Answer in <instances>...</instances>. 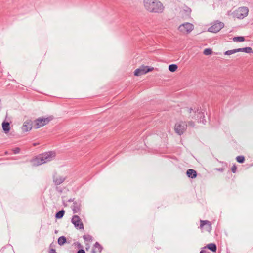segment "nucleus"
Listing matches in <instances>:
<instances>
[{
    "instance_id": "1",
    "label": "nucleus",
    "mask_w": 253,
    "mask_h": 253,
    "mask_svg": "<svg viewBox=\"0 0 253 253\" xmlns=\"http://www.w3.org/2000/svg\"><path fill=\"white\" fill-rule=\"evenodd\" d=\"M143 6L151 13H162L165 10V6L159 0H143Z\"/></svg>"
},
{
    "instance_id": "2",
    "label": "nucleus",
    "mask_w": 253,
    "mask_h": 253,
    "mask_svg": "<svg viewBox=\"0 0 253 253\" xmlns=\"http://www.w3.org/2000/svg\"><path fill=\"white\" fill-rule=\"evenodd\" d=\"M56 153L54 151H49L40 154L33 159L32 163L33 166H39L47 163L53 160Z\"/></svg>"
},
{
    "instance_id": "3",
    "label": "nucleus",
    "mask_w": 253,
    "mask_h": 253,
    "mask_svg": "<svg viewBox=\"0 0 253 253\" xmlns=\"http://www.w3.org/2000/svg\"><path fill=\"white\" fill-rule=\"evenodd\" d=\"M53 119L51 116L48 117H40L34 122V127L35 128H40L47 124Z\"/></svg>"
},
{
    "instance_id": "4",
    "label": "nucleus",
    "mask_w": 253,
    "mask_h": 253,
    "mask_svg": "<svg viewBox=\"0 0 253 253\" xmlns=\"http://www.w3.org/2000/svg\"><path fill=\"white\" fill-rule=\"evenodd\" d=\"M249 9L247 7H241L234 12V16L238 19H243L248 15Z\"/></svg>"
},
{
    "instance_id": "5",
    "label": "nucleus",
    "mask_w": 253,
    "mask_h": 253,
    "mask_svg": "<svg viewBox=\"0 0 253 253\" xmlns=\"http://www.w3.org/2000/svg\"><path fill=\"white\" fill-rule=\"evenodd\" d=\"M187 125L185 122L179 121L177 122L174 126L175 132L178 135L182 134L185 131Z\"/></svg>"
},
{
    "instance_id": "6",
    "label": "nucleus",
    "mask_w": 253,
    "mask_h": 253,
    "mask_svg": "<svg viewBox=\"0 0 253 253\" xmlns=\"http://www.w3.org/2000/svg\"><path fill=\"white\" fill-rule=\"evenodd\" d=\"M193 29L194 25L188 22H186L181 24L178 27L179 31L183 34L189 33L193 30Z\"/></svg>"
},
{
    "instance_id": "7",
    "label": "nucleus",
    "mask_w": 253,
    "mask_h": 253,
    "mask_svg": "<svg viewBox=\"0 0 253 253\" xmlns=\"http://www.w3.org/2000/svg\"><path fill=\"white\" fill-rule=\"evenodd\" d=\"M153 67H149L147 66H142L139 68L136 69L134 71V75L136 76H139L145 74L148 72L151 71L153 70Z\"/></svg>"
},
{
    "instance_id": "8",
    "label": "nucleus",
    "mask_w": 253,
    "mask_h": 253,
    "mask_svg": "<svg viewBox=\"0 0 253 253\" xmlns=\"http://www.w3.org/2000/svg\"><path fill=\"white\" fill-rule=\"evenodd\" d=\"M224 24L221 22L216 21L208 29V31L217 33L223 28Z\"/></svg>"
},
{
    "instance_id": "9",
    "label": "nucleus",
    "mask_w": 253,
    "mask_h": 253,
    "mask_svg": "<svg viewBox=\"0 0 253 253\" xmlns=\"http://www.w3.org/2000/svg\"><path fill=\"white\" fill-rule=\"evenodd\" d=\"M72 223L78 229H83L84 225L81 218L78 215H74L72 219Z\"/></svg>"
},
{
    "instance_id": "10",
    "label": "nucleus",
    "mask_w": 253,
    "mask_h": 253,
    "mask_svg": "<svg viewBox=\"0 0 253 253\" xmlns=\"http://www.w3.org/2000/svg\"><path fill=\"white\" fill-rule=\"evenodd\" d=\"M32 121L31 120H26L21 127L22 131L25 132L30 131L32 128Z\"/></svg>"
},
{
    "instance_id": "11",
    "label": "nucleus",
    "mask_w": 253,
    "mask_h": 253,
    "mask_svg": "<svg viewBox=\"0 0 253 253\" xmlns=\"http://www.w3.org/2000/svg\"><path fill=\"white\" fill-rule=\"evenodd\" d=\"M186 111L190 114V117H192V118H196L197 117L201 119L204 117L203 113L198 111L195 112L191 108H187Z\"/></svg>"
},
{
    "instance_id": "12",
    "label": "nucleus",
    "mask_w": 253,
    "mask_h": 253,
    "mask_svg": "<svg viewBox=\"0 0 253 253\" xmlns=\"http://www.w3.org/2000/svg\"><path fill=\"white\" fill-rule=\"evenodd\" d=\"M200 228L207 231H210L211 228V224L208 220H200Z\"/></svg>"
},
{
    "instance_id": "13",
    "label": "nucleus",
    "mask_w": 253,
    "mask_h": 253,
    "mask_svg": "<svg viewBox=\"0 0 253 253\" xmlns=\"http://www.w3.org/2000/svg\"><path fill=\"white\" fill-rule=\"evenodd\" d=\"M53 178V182L56 185L61 184L65 180V177L57 174L54 175Z\"/></svg>"
},
{
    "instance_id": "14",
    "label": "nucleus",
    "mask_w": 253,
    "mask_h": 253,
    "mask_svg": "<svg viewBox=\"0 0 253 253\" xmlns=\"http://www.w3.org/2000/svg\"><path fill=\"white\" fill-rule=\"evenodd\" d=\"M102 247L101 246L98 242H96L93 246L92 252L93 253H96L97 252L100 253L102 251Z\"/></svg>"
},
{
    "instance_id": "15",
    "label": "nucleus",
    "mask_w": 253,
    "mask_h": 253,
    "mask_svg": "<svg viewBox=\"0 0 253 253\" xmlns=\"http://www.w3.org/2000/svg\"><path fill=\"white\" fill-rule=\"evenodd\" d=\"M186 174L188 177L194 178L197 176L196 172L192 169H189L186 172Z\"/></svg>"
},
{
    "instance_id": "16",
    "label": "nucleus",
    "mask_w": 253,
    "mask_h": 253,
    "mask_svg": "<svg viewBox=\"0 0 253 253\" xmlns=\"http://www.w3.org/2000/svg\"><path fill=\"white\" fill-rule=\"evenodd\" d=\"M2 127L3 128V130H4V132L5 133H7L9 130H10V127H9V123L8 122H4L2 124Z\"/></svg>"
},
{
    "instance_id": "17",
    "label": "nucleus",
    "mask_w": 253,
    "mask_h": 253,
    "mask_svg": "<svg viewBox=\"0 0 253 253\" xmlns=\"http://www.w3.org/2000/svg\"><path fill=\"white\" fill-rule=\"evenodd\" d=\"M238 52H244L247 53H250L252 52V48L250 47H245V48H238Z\"/></svg>"
},
{
    "instance_id": "18",
    "label": "nucleus",
    "mask_w": 253,
    "mask_h": 253,
    "mask_svg": "<svg viewBox=\"0 0 253 253\" xmlns=\"http://www.w3.org/2000/svg\"><path fill=\"white\" fill-rule=\"evenodd\" d=\"M66 242V238L65 236H61L58 238V243L59 245H63Z\"/></svg>"
},
{
    "instance_id": "19",
    "label": "nucleus",
    "mask_w": 253,
    "mask_h": 253,
    "mask_svg": "<svg viewBox=\"0 0 253 253\" xmlns=\"http://www.w3.org/2000/svg\"><path fill=\"white\" fill-rule=\"evenodd\" d=\"M207 247L210 250L215 252L216 250V246L215 244L210 243L207 245Z\"/></svg>"
},
{
    "instance_id": "20",
    "label": "nucleus",
    "mask_w": 253,
    "mask_h": 253,
    "mask_svg": "<svg viewBox=\"0 0 253 253\" xmlns=\"http://www.w3.org/2000/svg\"><path fill=\"white\" fill-rule=\"evenodd\" d=\"M233 40L235 42H242L245 41V38L242 36L235 37L233 38Z\"/></svg>"
},
{
    "instance_id": "21",
    "label": "nucleus",
    "mask_w": 253,
    "mask_h": 253,
    "mask_svg": "<svg viewBox=\"0 0 253 253\" xmlns=\"http://www.w3.org/2000/svg\"><path fill=\"white\" fill-rule=\"evenodd\" d=\"M237 52H238V48L237 49H233V50H230L226 51V52H225L224 54L226 55H230L235 54V53H236Z\"/></svg>"
},
{
    "instance_id": "22",
    "label": "nucleus",
    "mask_w": 253,
    "mask_h": 253,
    "mask_svg": "<svg viewBox=\"0 0 253 253\" xmlns=\"http://www.w3.org/2000/svg\"><path fill=\"white\" fill-rule=\"evenodd\" d=\"M177 69V66L175 64H171L169 66V69L171 72H174Z\"/></svg>"
},
{
    "instance_id": "23",
    "label": "nucleus",
    "mask_w": 253,
    "mask_h": 253,
    "mask_svg": "<svg viewBox=\"0 0 253 253\" xmlns=\"http://www.w3.org/2000/svg\"><path fill=\"white\" fill-rule=\"evenodd\" d=\"M64 213L65 212L64 210L59 211L56 214V217L59 219L61 218L63 216Z\"/></svg>"
},
{
    "instance_id": "24",
    "label": "nucleus",
    "mask_w": 253,
    "mask_h": 253,
    "mask_svg": "<svg viewBox=\"0 0 253 253\" xmlns=\"http://www.w3.org/2000/svg\"><path fill=\"white\" fill-rule=\"evenodd\" d=\"M212 50L210 48H206L203 51V54L205 55H209L212 54Z\"/></svg>"
},
{
    "instance_id": "25",
    "label": "nucleus",
    "mask_w": 253,
    "mask_h": 253,
    "mask_svg": "<svg viewBox=\"0 0 253 253\" xmlns=\"http://www.w3.org/2000/svg\"><path fill=\"white\" fill-rule=\"evenodd\" d=\"M236 160L240 163H242L245 161V158L243 156H238L236 157Z\"/></svg>"
},
{
    "instance_id": "26",
    "label": "nucleus",
    "mask_w": 253,
    "mask_h": 253,
    "mask_svg": "<svg viewBox=\"0 0 253 253\" xmlns=\"http://www.w3.org/2000/svg\"><path fill=\"white\" fill-rule=\"evenodd\" d=\"M83 238L86 241H90L92 240V237L89 235H84Z\"/></svg>"
},
{
    "instance_id": "27",
    "label": "nucleus",
    "mask_w": 253,
    "mask_h": 253,
    "mask_svg": "<svg viewBox=\"0 0 253 253\" xmlns=\"http://www.w3.org/2000/svg\"><path fill=\"white\" fill-rule=\"evenodd\" d=\"M80 209L77 207H74L73 209L74 213H78Z\"/></svg>"
},
{
    "instance_id": "28",
    "label": "nucleus",
    "mask_w": 253,
    "mask_h": 253,
    "mask_svg": "<svg viewBox=\"0 0 253 253\" xmlns=\"http://www.w3.org/2000/svg\"><path fill=\"white\" fill-rule=\"evenodd\" d=\"M13 152L14 154H18L20 152V149L19 148H16L13 149Z\"/></svg>"
},
{
    "instance_id": "29",
    "label": "nucleus",
    "mask_w": 253,
    "mask_h": 253,
    "mask_svg": "<svg viewBox=\"0 0 253 253\" xmlns=\"http://www.w3.org/2000/svg\"><path fill=\"white\" fill-rule=\"evenodd\" d=\"M236 169H237V168H236V166H235V165L233 166L231 168L232 171L233 173H235L236 171Z\"/></svg>"
},
{
    "instance_id": "30",
    "label": "nucleus",
    "mask_w": 253,
    "mask_h": 253,
    "mask_svg": "<svg viewBox=\"0 0 253 253\" xmlns=\"http://www.w3.org/2000/svg\"><path fill=\"white\" fill-rule=\"evenodd\" d=\"M184 11H185L187 13L188 15L190 14V13L191 12V10L189 8H188V7H187L186 9L184 10Z\"/></svg>"
},
{
    "instance_id": "31",
    "label": "nucleus",
    "mask_w": 253,
    "mask_h": 253,
    "mask_svg": "<svg viewBox=\"0 0 253 253\" xmlns=\"http://www.w3.org/2000/svg\"><path fill=\"white\" fill-rule=\"evenodd\" d=\"M188 125H189V126L193 127L194 126V123L192 121H190L188 122Z\"/></svg>"
},
{
    "instance_id": "32",
    "label": "nucleus",
    "mask_w": 253,
    "mask_h": 253,
    "mask_svg": "<svg viewBox=\"0 0 253 253\" xmlns=\"http://www.w3.org/2000/svg\"><path fill=\"white\" fill-rule=\"evenodd\" d=\"M49 253H57L55 251V250L54 249H51L49 251Z\"/></svg>"
},
{
    "instance_id": "33",
    "label": "nucleus",
    "mask_w": 253,
    "mask_h": 253,
    "mask_svg": "<svg viewBox=\"0 0 253 253\" xmlns=\"http://www.w3.org/2000/svg\"><path fill=\"white\" fill-rule=\"evenodd\" d=\"M77 253H85L84 250L81 249L78 251Z\"/></svg>"
},
{
    "instance_id": "34",
    "label": "nucleus",
    "mask_w": 253,
    "mask_h": 253,
    "mask_svg": "<svg viewBox=\"0 0 253 253\" xmlns=\"http://www.w3.org/2000/svg\"><path fill=\"white\" fill-rule=\"evenodd\" d=\"M199 122L202 123L203 124H205L206 121L204 119L200 120V121H198Z\"/></svg>"
}]
</instances>
